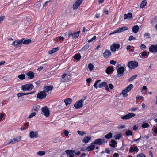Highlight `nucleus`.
Returning a JSON list of instances; mask_svg holds the SVG:
<instances>
[{"label": "nucleus", "instance_id": "13d9d810", "mask_svg": "<svg viewBox=\"0 0 157 157\" xmlns=\"http://www.w3.org/2000/svg\"><path fill=\"white\" fill-rule=\"evenodd\" d=\"M110 63L112 65H115L117 63V62L113 60H112L110 61Z\"/></svg>", "mask_w": 157, "mask_h": 157}, {"label": "nucleus", "instance_id": "5701e85b", "mask_svg": "<svg viewBox=\"0 0 157 157\" xmlns=\"http://www.w3.org/2000/svg\"><path fill=\"white\" fill-rule=\"evenodd\" d=\"M59 49V47L53 48L51 50L48 51V53L51 55L54 53H55L58 51Z\"/></svg>", "mask_w": 157, "mask_h": 157}, {"label": "nucleus", "instance_id": "f3484780", "mask_svg": "<svg viewBox=\"0 0 157 157\" xmlns=\"http://www.w3.org/2000/svg\"><path fill=\"white\" fill-rule=\"evenodd\" d=\"M21 140V139L20 137L18 136L16 138H14L13 139L11 140L10 142L8 143V144H14L16 142H18Z\"/></svg>", "mask_w": 157, "mask_h": 157}, {"label": "nucleus", "instance_id": "e433bc0d", "mask_svg": "<svg viewBox=\"0 0 157 157\" xmlns=\"http://www.w3.org/2000/svg\"><path fill=\"white\" fill-rule=\"evenodd\" d=\"M137 77V75L136 74H135L132 75L131 77L128 80V81L129 82L132 81L136 78Z\"/></svg>", "mask_w": 157, "mask_h": 157}, {"label": "nucleus", "instance_id": "680f3d73", "mask_svg": "<svg viewBox=\"0 0 157 157\" xmlns=\"http://www.w3.org/2000/svg\"><path fill=\"white\" fill-rule=\"evenodd\" d=\"M147 54V52L146 51H144L142 53V56H143L144 57L145 56H146Z\"/></svg>", "mask_w": 157, "mask_h": 157}, {"label": "nucleus", "instance_id": "09e8293b", "mask_svg": "<svg viewBox=\"0 0 157 157\" xmlns=\"http://www.w3.org/2000/svg\"><path fill=\"white\" fill-rule=\"evenodd\" d=\"M94 65L91 63L89 64L88 65V67L90 71H92L94 68Z\"/></svg>", "mask_w": 157, "mask_h": 157}, {"label": "nucleus", "instance_id": "423d86ee", "mask_svg": "<svg viewBox=\"0 0 157 157\" xmlns=\"http://www.w3.org/2000/svg\"><path fill=\"white\" fill-rule=\"evenodd\" d=\"M41 111L43 114L46 117H48L50 115L49 109L47 106H44L41 109Z\"/></svg>", "mask_w": 157, "mask_h": 157}, {"label": "nucleus", "instance_id": "dca6fc26", "mask_svg": "<svg viewBox=\"0 0 157 157\" xmlns=\"http://www.w3.org/2000/svg\"><path fill=\"white\" fill-rule=\"evenodd\" d=\"M111 55V52L109 50H106L103 53V56L105 58H107Z\"/></svg>", "mask_w": 157, "mask_h": 157}, {"label": "nucleus", "instance_id": "774afa93", "mask_svg": "<svg viewBox=\"0 0 157 157\" xmlns=\"http://www.w3.org/2000/svg\"><path fill=\"white\" fill-rule=\"evenodd\" d=\"M119 156V154L117 153H115L113 154L114 157H118Z\"/></svg>", "mask_w": 157, "mask_h": 157}, {"label": "nucleus", "instance_id": "c03bdc74", "mask_svg": "<svg viewBox=\"0 0 157 157\" xmlns=\"http://www.w3.org/2000/svg\"><path fill=\"white\" fill-rule=\"evenodd\" d=\"M132 132L130 130L127 131L125 133V134L127 136H132Z\"/></svg>", "mask_w": 157, "mask_h": 157}, {"label": "nucleus", "instance_id": "69168bd1", "mask_svg": "<svg viewBox=\"0 0 157 157\" xmlns=\"http://www.w3.org/2000/svg\"><path fill=\"white\" fill-rule=\"evenodd\" d=\"M31 19L30 17H27L26 21L28 23H29L31 21Z\"/></svg>", "mask_w": 157, "mask_h": 157}, {"label": "nucleus", "instance_id": "bb28decb", "mask_svg": "<svg viewBox=\"0 0 157 157\" xmlns=\"http://www.w3.org/2000/svg\"><path fill=\"white\" fill-rule=\"evenodd\" d=\"M26 75L28 76L29 78L32 79L34 77V74L32 71H29L27 73Z\"/></svg>", "mask_w": 157, "mask_h": 157}, {"label": "nucleus", "instance_id": "9b49d317", "mask_svg": "<svg viewBox=\"0 0 157 157\" xmlns=\"http://www.w3.org/2000/svg\"><path fill=\"white\" fill-rule=\"evenodd\" d=\"M46 94L44 91L38 93L37 94V97L40 99L44 98L46 96Z\"/></svg>", "mask_w": 157, "mask_h": 157}, {"label": "nucleus", "instance_id": "ddd939ff", "mask_svg": "<svg viewBox=\"0 0 157 157\" xmlns=\"http://www.w3.org/2000/svg\"><path fill=\"white\" fill-rule=\"evenodd\" d=\"M120 47V45L119 44H114L111 45L110 50L111 51L115 52L117 49H119Z\"/></svg>", "mask_w": 157, "mask_h": 157}, {"label": "nucleus", "instance_id": "ea45409f", "mask_svg": "<svg viewBox=\"0 0 157 157\" xmlns=\"http://www.w3.org/2000/svg\"><path fill=\"white\" fill-rule=\"evenodd\" d=\"M18 78L20 80H22L25 78V75L24 74H21L18 76Z\"/></svg>", "mask_w": 157, "mask_h": 157}, {"label": "nucleus", "instance_id": "2eb2a0df", "mask_svg": "<svg viewBox=\"0 0 157 157\" xmlns=\"http://www.w3.org/2000/svg\"><path fill=\"white\" fill-rule=\"evenodd\" d=\"M38 133L37 132L31 131L29 136L31 138H37L38 137Z\"/></svg>", "mask_w": 157, "mask_h": 157}, {"label": "nucleus", "instance_id": "f257e3e1", "mask_svg": "<svg viewBox=\"0 0 157 157\" xmlns=\"http://www.w3.org/2000/svg\"><path fill=\"white\" fill-rule=\"evenodd\" d=\"M121 65H118L116 67L117 74L116 75L117 77H119L123 75L125 70L123 67H121Z\"/></svg>", "mask_w": 157, "mask_h": 157}, {"label": "nucleus", "instance_id": "58836bf2", "mask_svg": "<svg viewBox=\"0 0 157 157\" xmlns=\"http://www.w3.org/2000/svg\"><path fill=\"white\" fill-rule=\"evenodd\" d=\"M122 134L121 133L117 134L114 136V137L116 139L119 140L122 136Z\"/></svg>", "mask_w": 157, "mask_h": 157}, {"label": "nucleus", "instance_id": "6e6d98bb", "mask_svg": "<svg viewBox=\"0 0 157 157\" xmlns=\"http://www.w3.org/2000/svg\"><path fill=\"white\" fill-rule=\"evenodd\" d=\"M135 38L133 37L132 36H130L128 39V40L129 41H131L132 40H133L135 39Z\"/></svg>", "mask_w": 157, "mask_h": 157}, {"label": "nucleus", "instance_id": "e2e57ef3", "mask_svg": "<svg viewBox=\"0 0 157 157\" xmlns=\"http://www.w3.org/2000/svg\"><path fill=\"white\" fill-rule=\"evenodd\" d=\"M138 107H136L135 108H134L133 107H131L130 108V110L131 111H135L138 109Z\"/></svg>", "mask_w": 157, "mask_h": 157}, {"label": "nucleus", "instance_id": "37998d69", "mask_svg": "<svg viewBox=\"0 0 157 157\" xmlns=\"http://www.w3.org/2000/svg\"><path fill=\"white\" fill-rule=\"evenodd\" d=\"M37 155L40 156H42L44 155L45 154V152L44 151H39L37 152Z\"/></svg>", "mask_w": 157, "mask_h": 157}, {"label": "nucleus", "instance_id": "f8f14e48", "mask_svg": "<svg viewBox=\"0 0 157 157\" xmlns=\"http://www.w3.org/2000/svg\"><path fill=\"white\" fill-rule=\"evenodd\" d=\"M149 50L152 53L157 52V44L155 45H151L149 48Z\"/></svg>", "mask_w": 157, "mask_h": 157}, {"label": "nucleus", "instance_id": "864d4df0", "mask_svg": "<svg viewBox=\"0 0 157 157\" xmlns=\"http://www.w3.org/2000/svg\"><path fill=\"white\" fill-rule=\"evenodd\" d=\"M150 34L148 33H146L144 34V36L146 37V38H149L150 37Z\"/></svg>", "mask_w": 157, "mask_h": 157}, {"label": "nucleus", "instance_id": "603ef678", "mask_svg": "<svg viewBox=\"0 0 157 157\" xmlns=\"http://www.w3.org/2000/svg\"><path fill=\"white\" fill-rule=\"evenodd\" d=\"M96 36H94L93 38L90 39V40H88V42H91L95 39H96Z\"/></svg>", "mask_w": 157, "mask_h": 157}, {"label": "nucleus", "instance_id": "4c0bfd02", "mask_svg": "<svg viewBox=\"0 0 157 157\" xmlns=\"http://www.w3.org/2000/svg\"><path fill=\"white\" fill-rule=\"evenodd\" d=\"M89 44H86L84 46L81 48V50L82 51H86L89 47Z\"/></svg>", "mask_w": 157, "mask_h": 157}, {"label": "nucleus", "instance_id": "7ed1b4c3", "mask_svg": "<svg viewBox=\"0 0 157 157\" xmlns=\"http://www.w3.org/2000/svg\"><path fill=\"white\" fill-rule=\"evenodd\" d=\"M138 66L137 62L135 61H131L128 62L127 66L129 69H134Z\"/></svg>", "mask_w": 157, "mask_h": 157}, {"label": "nucleus", "instance_id": "5fc2aeb1", "mask_svg": "<svg viewBox=\"0 0 157 157\" xmlns=\"http://www.w3.org/2000/svg\"><path fill=\"white\" fill-rule=\"evenodd\" d=\"M140 48L141 49H145L146 48V46L144 44H142L140 46Z\"/></svg>", "mask_w": 157, "mask_h": 157}, {"label": "nucleus", "instance_id": "338daca9", "mask_svg": "<svg viewBox=\"0 0 157 157\" xmlns=\"http://www.w3.org/2000/svg\"><path fill=\"white\" fill-rule=\"evenodd\" d=\"M133 149L134 148L132 147H131L129 150V151L131 153L133 152V151H134V150H133Z\"/></svg>", "mask_w": 157, "mask_h": 157}, {"label": "nucleus", "instance_id": "0eeeda50", "mask_svg": "<svg viewBox=\"0 0 157 157\" xmlns=\"http://www.w3.org/2000/svg\"><path fill=\"white\" fill-rule=\"evenodd\" d=\"M84 100H80L77 101L74 105V107L76 109H78L82 108L83 106V102Z\"/></svg>", "mask_w": 157, "mask_h": 157}, {"label": "nucleus", "instance_id": "c9c22d12", "mask_svg": "<svg viewBox=\"0 0 157 157\" xmlns=\"http://www.w3.org/2000/svg\"><path fill=\"white\" fill-rule=\"evenodd\" d=\"M74 33V31H69L67 32V35L68 36V39L70 37H72L73 38V34Z\"/></svg>", "mask_w": 157, "mask_h": 157}, {"label": "nucleus", "instance_id": "a19ab883", "mask_svg": "<svg viewBox=\"0 0 157 157\" xmlns=\"http://www.w3.org/2000/svg\"><path fill=\"white\" fill-rule=\"evenodd\" d=\"M77 133L78 134L82 136H83L84 134H86V132L83 131H81L78 130L77 131Z\"/></svg>", "mask_w": 157, "mask_h": 157}, {"label": "nucleus", "instance_id": "8fccbe9b", "mask_svg": "<svg viewBox=\"0 0 157 157\" xmlns=\"http://www.w3.org/2000/svg\"><path fill=\"white\" fill-rule=\"evenodd\" d=\"M24 95H25V93H18L17 94V96L18 98Z\"/></svg>", "mask_w": 157, "mask_h": 157}, {"label": "nucleus", "instance_id": "4d7b16f0", "mask_svg": "<svg viewBox=\"0 0 157 157\" xmlns=\"http://www.w3.org/2000/svg\"><path fill=\"white\" fill-rule=\"evenodd\" d=\"M137 157H146V156L143 154L141 153L137 155Z\"/></svg>", "mask_w": 157, "mask_h": 157}, {"label": "nucleus", "instance_id": "9d476101", "mask_svg": "<svg viewBox=\"0 0 157 157\" xmlns=\"http://www.w3.org/2000/svg\"><path fill=\"white\" fill-rule=\"evenodd\" d=\"M135 114L132 113H129L125 115H124L121 117V119L123 120H127L130 119L134 117Z\"/></svg>", "mask_w": 157, "mask_h": 157}, {"label": "nucleus", "instance_id": "c85d7f7f", "mask_svg": "<svg viewBox=\"0 0 157 157\" xmlns=\"http://www.w3.org/2000/svg\"><path fill=\"white\" fill-rule=\"evenodd\" d=\"M64 102L66 106L70 105L72 102V99L70 98H68L67 99L64 100Z\"/></svg>", "mask_w": 157, "mask_h": 157}, {"label": "nucleus", "instance_id": "bf43d9fd", "mask_svg": "<svg viewBox=\"0 0 157 157\" xmlns=\"http://www.w3.org/2000/svg\"><path fill=\"white\" fill-rule=\"evenodd\" d=\"M64 135L66 136H67L68 135L69 132L67 130H65L64 132Z\"/></svg>", "mask_w": 157, "mask_h": 157}, {"label": "nucleus", "instance_id": "412c9836", "mask_svg": "<svg viewBox=\"0 0 157 157\" xmlns=\"http://www.w3.org/2000/svg\"><path fill=\"white\" fill-rule=\"evenodd\" d=\"M91 136H86L82 140V142L85 144L87 143L91 139Z\"/></svg>", "mask_w": 157, "mask_h": 157}, {"label": "nucleus", "instance_id": "72a5a7b5", "mask_svg": "<svg viewBox=\"0 0 157 157\" xmlns=\"http://www.w3.org/2000/svg\"><path fill=\"white\" fill-rule=\"evenodd\" d=\"M109 87L108 86H106L105 87V90L106 91H109V89H112L113 88V86L112 84H109Z\"/></svg>", "mask_w": 157, "mask_h": 157}, {"label": "nucleus", "instance_id": "f03ea898", "mask_svg": "<svg viewBox=\"0 0 157 157\" xmlns=\"http://www.w3.org/2000/svg\"><path fill=\"white\" fill-rule=\"evenodd\" d=\"M133 87V86L132 84H129L127 87L125 88L122 91V94L124 97H127L128 95V92L131 91V89Z\"/></svg>", "mask_w": 157, "mask_h": 157}, {"label": "nucleus", "instance_id": "79ce46f5", "mask_svg": "<svg viewBox=\"0 0 157 157\" xmlns=\"http://www.w3.org/2000/svg\"><path fill=\"white\" fill-rule=\"evenodd\" d=\"M101 81V80H98L96 81L93 85L94 87L97 89L98 88V86H97V85Z\"/></svg>", "mask_w": 157, "mask_h": 157}, {"label": "nucleus", "instance_id": "a18cd8bd", "mask_svg": "<svg viewBox=\"0 0 157 157\" xmlns=\"http://www.w3.org/2000/svg\"><path fill=\"white\" fill-rule=\"evenodd\" d=\"M149 126V124L148 123H143L141 126V127L143 128H145Z\"/></svg>", "mask_w": 157, "mask_h": 157}, {"label": "nucleus", "instance_id": "49530a36", "mask_svg": "<svg viewBox=\"0 0 157 157\" xmlns=\"http://www.w3.org/2000/svg\"><path fill=\"white\" fill-rule=\"evenodd\" d=\"M156 22H157V17H155L151 21L152 25L155 24Z\"/></svg>", "mask_w": 157, "mask_h": 157}, {"label": "nucleus", "instance_id": "6e6552de", "mask_svg": "<svg viewBox=\"0 0 157 157\" xmlns=\"http://www.w3.org/2000/svg\"><path fill=\"white\" fill-rule=\"evenodd\" d=\"M105 143V140L101 139H96L92 144H96L97 145H101L102 144Z\"/></svg>", "mask_w": 157, "mask_h": 157}, {"label": "nucleus", "instance_id": "052dcab7", "mask_svg": "<svg viewBox=\"0 0 157 157\" xmlns=\"http://www.w3.org/2000/svg\"><path fill=\"white\" fill-rule=\"evenodd\" d=\"M109 148H107L105 149V151L107 153L110 154V150Z\"/></svg>", "mask_w": 157, "mask_h": 157}, {"label": "nucleus", "instance_id": "f704fd0d", "mask_svg": "<svg viewBox=\"0 0 157 157\" xmlns=\"http://www.w3.org/2000/svg\"><path fill=\"white\" fill-rule=\"evenodd\" d=\"M107 85V83L105 82H103L100 83L98 86L100 88H101L105 87Z\"/></svg>", "mask_w": 157, "mask_h": 157}, {"label": "nucleus", "instance_id": "a878e982", "mask_svg": "<svg viewBox=\"0 0 157 157\" xmlns=\"http://www.w3.org/2000/svg\"><path fill=\"white\" fill-rule=\"evenodd\" d=\"M140 28L138 26L136 25L134 26L132 28L133 32L135 33H136L139 30Z\"/></svg>", "mask_w": 157, "mask_h": 157}, {"label": "nucleus", "instance_id": "cd10ccee", "mask_svg": "<svg viewBox=\"0 0 157 157\" xmlns=\"http://www.w3.org/2000/svg\"><path fill=\"white\" fill-rule=\"evenodd\" d=\"M81 57V56L80 54L79 53L75 54L73 56L74 59L77 60H79Z\"/></svg>", "mask_w": 157, "mask_h": 157}, {"label": "nucleus", "instance_id": "c756f323", "mask_svg": "<svg viewBox=\"0 0 157 157\" xmlns=\"http://www.w3.org/2000/svg\"><path fill=\"white\" fill-rule=\"evenodd\" d=\"M31 42V39H28L25 40H23L22 44H28L30 43Z\"/></svg>", "mask_w": 157, "mask_h": 157}, {"label": "nucleus", "instance_id": "393cba45", "mask_svg": "<svg viewBox=\"0 0 157 157\" xmlns=\"http://www.w3.org/2000/svg\"><path fill=\"white\" fill-rule=\"evenodd\" d=\"M128 29V28L126 26H124L123 27L119 28L117 30L118 33H120L124 31L127 30Z\"/></svg>", "mask_w": 157, "mask_h": 157}, {"label": "nucleus", "instance_id": "7c9ffc66", "mask_svg": "<svg viewBox=\"0 0 157 157\" xmlns=\"http://www.w3.org/2000/svg\"><path fill=\"white\" fill-rule=\"evenodd\" d=\"M40 107L38 105H36L33 107L32 109V111H35L38 112L40 109Z\"/></svg>", "mask_w": 157, "mask_h": 157}, {"label": "nucleus", "instance_id": "4be33fe9", "mask_svg": "<svg viewBox=\"0 0 157 157\" xmlns=\"http://www.w3.org/2000/svg\"><path fill=\"white\" fill-rule=\"evenodd\" d=\"M117 144V142L114 139L111 140V143L109 144V145L113 148L116 147V145Z\"/></svg>", "mask_w": 157, "mask_h": 157}, {"label": "nucleus", "instance_id": "aec40b11", "mask_svg": "<svg viewBox=\"0 0 157 157\" xmlns=\"http://www.w3.org/2000/svg\"><path fill=\"white\" fill-rule=\"evenodd\" d=\"M95 146V145H94V144H91V145L87 147L86 150L88 151H93L94 149Z\"/></svg>", "mask_w": 157, "mask_h": 157}, {"label": "nucleus", "instance_id": "1a4fd4ad", "mask_svg": "<svg viewBox=\"0 0 157 157\" xmlns=\"http://www.w3.org/2000/svg\"><path fill=\"white\" fill-rule=\"evenodd\" d=\"M83 1V0H77L76 2L73 4V9H77L81 4Z\"/></svg>", "mask_w": 157, "mask_h": 157}, {"label": "nucleus", "instance_id": "de8ad7c7", "mask_svg": "<svg viewBox=\"0 0 157 157\" xmlns=\"http://www.w3.org/2000/svg\"><path fill=\"white\" fill-rule=\"evenodd\" d=\"M73 38L75 39L77 38L79 36L78 33H76V32H75L74 31V33L73 34Z\"/></svg>", "mask_w": 157, "mask_h": 157}, {"label": "nucleus", "instance_id": "3c124183", "mask_svg": "<svg viewBox=\"0 0 157 157\" xmlns=\"http://www.w3.org/2000/svg\"><path fill=\"white\" fill-rule=\"evenodd\" d=\"M36 114V113L34 112H32L29 116L28 118H31L34 116Z\"/></svg>", "mask_w": 157, "mask_h": 157}, {"label": "nucleus", "instance_id": "2f4dec72", "mask_svg": "<svg viewBox=\"0 0 157 157\" xmlns=\"http://www.w3.org/2000/svg\"><path fill=\"white\" fill-rule=\"evenodd\" d=\"M147 3V2L146 0H143L142 2L141 3L140 5V7L141 8H143L145 7Z\"/></svg>", "mask_w": 157, "mask_h": 157}, {"label": "nucleus", "instance_id": "0e129e2a", "mask_svg": "<svg viewBox=\"0 0 157 157\" xmlns=\"http://www.w3.org/2000/svg\"><path fill=\"white\" fill-rule=\"evenodd\" d=\"M5 114L4 113H1L0 115V120H2V118L4 116Z\"/></svg>", "mask_w": 157, "mask_h": 157}, {"label": "nucleus", "instance_id": "20e7f679", "mask_svg": "<svg viewBox=\"0 0 157 157\" xmlns=\"http://www.w3.org/2000/svg\"><path fill=\"white\" fill-rule=\"evenodd\" d=\"M34 88V86L32 84H28L22 86L21 89L24 91L31 90Z\"/></svg>", "mask_w": 157, "mask_h": 157}, {"label": "nucleus", "instance_id": "4468645a", "mask_svg": "<svg viewBox=\"0 0 157 157\" xmlns=\"http://www.w3.org/2000/svg\"><path fill=\"white\" fill-rule=\"evenodd\" d=\"M65 152L69 157H74L75 151L73 150H67L65 151Z\"/></svg>", "mask_w": 157, "mask_h": 157}, {"label": "nucleus", "instance_id": "6ab92c4d", "mask_svg": "<svg viewBox=\"0 0 157 157\" xmlns=\"http://www.w3.org/2000/svg\"><path fill=\"white\" fill-rule=\"evenodd\" d=\"M113 67H107L105 70V72L108 74H110L113 73Z\"/></svg>", "mask_w": 157, "mask_h": 157}, {"label": "nucleus", "instance_id": "b1692460", "mask_svg": "<svg viewBox=\"0 0 157 157\" xmlns=\"http://www.w3.org/2000/svg\"><path fill=\"white\" fill-rule=\"evenodd\" d=\"M132 14L130 13H129L127 14H125L124 16V19H130L132 18Z\"/></svg>", "mask_w": 157, "mask_h": 157}, {"label": "nucleus", "instance_id": "a211bd4d", "mask_svg": "<svg viewBox=\"0 0 157 157\" xmlns=\"http://www.w3.org/2000/svg\"><path fill=\"white\" fill-rule=\"evenodd\" d=\"M53 87V86L50 85L49 86H44V91L45 92H49V91L52 90Z\"/></svg>", "mask_w": 157, "mask_h": 157}, {"label": "nucleus", "instance_id": "39448f33", "mask_svg": "<svg viewBox=\"0 0 157 157\" xmlns=\"http://www.w3.org/2000/svg\"><path fill=\"white\" fill-rule=\"evenodd\" d=\"M23 40H25L23 38L21 40H17L14 41L11 44L13 45L15 47L18 48L21 46L22 45Z\"/></svg>", "mask_w": 157, "mask_h": 157}, {"label": "nucleus", "instance_id": "473e14b6", "mask_svg": "<svg viewBox=\"0 0 157 157\" xmlns=\"http://www.w3.org/2000/svg\"><path fill=\"white\" fill-rule=\"evenodd\" d=\"M113 136V134L109 132L105 136V138L106 139H110Z\"/></svg>", "mask_w": 157, "mask_h": 157}]
</instances>
